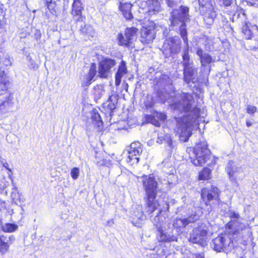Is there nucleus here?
Segmentation results:
<instances>
[{"instance_id":"obj_56","label":"nucleus","mask_w":258,"mask_h":258,"mask_svg":"<svg viewBox=\"0 0 258 258\" xmlns=\"http://www.w3.org/2000/svg\"><path fill=\"white\" fill-rule=\"evenodd\" d=\"M202 258H204V257H202Z\"/></svg>"},{"instance_id":"obj_26","label":"nucleus","mask_w":258,"mask_h":258,"mask_svg":"<svg viewBox=\"0 0 258 258\" xmlns=\"http://www.w3.org/2000/svg\"><path fill=\"white\" fill-rule=\"evenodd\" d=\"M118 99L119 96L116 94H113L109 96L107 100V109L110 113H112L116 108Z\"/></svg>"},{"instance_id":"obj_10","label":"nucleus","mask_w":258,"mask_h":258,"mask_svg":"<svg viewBox=\"0 0 258 258\" xmlns=\"http://www.w3.org/2000/svg\"><path fill=\"white\" fill-rule=\"evenodd\" d=\"M208 234V230L202 225L194 228L189 236V241L192 243L199 244L202 246L206 245V238Z\"/></svg>"},{"instance_id":"obj_38","label":"nucleus","mask_w":258,"mask_h":258,"mask_svg":"<svg viewBox=\"0 0 258 258\" xmlns=\"http://www.w3.org/2000/svg\"><path fill=\"white\" fill-rule=\"evenodd\" d=\"M190 63H193L192 61L190 60V56L188 52V48L184 51L182 54V66L188 64Z\"/></svg>"},{"instance_id":"obj_29","label":"nucleus","mask_w":258,"mask_h":258,"mask_svg":"<svg viewBox=\"0 0 258 258\" xmlns=\"http://www.w3.org/2000/svg\"><path fill=\"white\" fill-rule=\"evenodd\" d=\"M128 152L140 156L142 152V145L139 142H133L131 145Z\"/></svg>"},{"instance_id":"obj_39","label":"nucleus","mask_w":258,"mask_h":258,"mask_svg":"<svg viewBox=\"0 0 258 258\" xmlns=\"http://www.w3.org/2000/svg\"><path fill=\"white\" fill-rule=\"evenodd\" d=\"M158 231L159 232L160 242H166L170 241L169 238L167 237L166 234L164 233L163 230L161 228H159Z\"/></svg>"},{"instance_id":"obj_53","label":"nucleus","mask_w":258,"mask_h":258,"mask_svg":"<svg viewBox=\"0 0 258 258\" xmlns=\"http://www.w3.org/2000/svg\"><path fill=\"white\" fill-rule=\"evenodd\" d=\"M63 1H64V2H66L67 4H68L69 3V0H63Z\"/></svg>"},{"instance_id":"obj_27","label":"nucleus","mask_w":258,"mask_h":258,"mask_svg":"<svg viewBox=\"0 0 258 258\" xmlns=\"http://www.w3.org/2000/svg\"><path fill=\"white\" fill-rule=\"evenodd\" d=\"M190 221L187 218H176L173 222V226L174 228L177 230H180L181 229L185 228Z\"/></svg>"},{"instance_id":"obj_8","label":"nucleus","mask_w":258,"mask_h":258,"mask_svg":"<svg viewBox=\"0 0 258 258\" xmlns=\"http://www.w3.org/2000/svg\"><path fill=\"white\" fill-rule=\"evenodd\" d=\"M156 24L153 21H149L148 23L142 27L140 29V41L144 44H148L153 42L156 37Z\"/></svg>"},{"instance_id":"obj_18","label":"nucleus","mask_w":258,"mask_h":258,"mask_svg":"<svg viewBox=\"0 0 258 258\" xmlns=\"http://www.w3.org/2000/svg\"><path fill=\"white\" fill-rule=\"evenodd\" d=\"M183 80L186 84H189L195 79L197 74V69L194 67V63L183 66Z\"/></svg>"},{"instance_id":"obj_44","label":"nucleus","mask_w":258,"mask_h":258,"mask_svg":"<svg viewBox=\"0 0 258 258\" xmlns=\"http://www.w3.org/2000/svg\"><path fill=\"white\" fill-rule=\"evenodd\" d=\"M41 31L40 30H36V31H35V33L34 34V38L36 39V40H38V39H40L41 37Z\"/></svg>"},{"instance_id":"obj_49","label":"nucleus","mask_w":258,"mask_h":258,"mask_svg":"<svg viewBox=\"0 0 258 258\" xmlns=\"http://www.w3.org/2000/svg\"><path fill=\"white\" fill-rule=\"evenodd\" d=\"M167 144L168 146L171 149H172L173 148V141L171 139H169L167 141Z\"/></svg>"},{"instance_id":"obj_55","label":"nucleus","mask_w":258,"mask_h":258,"mask_svg":"<svg viewBox=\"0 0 258 258\" xmlns=\"http://www.w3.org/2000/svg\"><path fill=\"white\" fill-rule=\"evenodd\" d=\"M125 87H127V88H126V90H127V88H128V84H126Z\"/></svg>"},{"instance_id":"obj_51","label":"nucleus","mask_w":258,"mask_h":258,"mask_svg":"<svg viewBox=\"0 0 258 258\" xmlns=\"http://www.w3.org/2000/svg\"><path fill=\"white\" fill-rule=\"evenodd\" d=\"M162 212V210H159L158 213L156 217L159 216L161 214Z\"/></svg>"},{"instance_id":"obj_43","label":"nucleus","mask_w":258,"mask_h":258,"mask_svg":"<svg viewBox=\"0 0 258 258\" xmlns=\"http://www.w3.org/2000/svg\"><path fill=\"white\" fill-rule=\"evenodd\" d=\"M154 105V102L153 101L152 99H151V100L150 101H147V102H145V106L146 108H151L153 107Z\"/></svg>"},{"instance_id":"obj_12","label":"nucleus","mask_w":258,"mask_h":258,"mask_svg":"<svg viewBox=\"0 0 258 258\" xmlns=\"http://www.w3.org/2000/svg\"><path fill=\"white\" fill-rule=\"evenodd\" d=\"M179 9L180 12L177 9H174L171 13L170 20L172 26L177 25L179 22H184L188 16L189 8L187 7L181 6Z\"/></svg>"},{"instance_id":"obj_33","label":"nucleus","mask_w":258,"mask_h":258,"mask_svg":"<svg viewBox=\"0 0 258 258\" xmlns=\"http://www.w3.org/2000/svg\"><path fill=\"white\" fill-rule=\"evenodd\" d=\"M103 88L100 85H95L92 89V95L95 99H99L102 96Z\"/></svg>"},{"instance_id":"obj_1","label":"nucleus","mask_w":258,"mask_h":258,"mask_svg":"<svg viewBox=\"0 0 258 258\" xmlns=\"http://www.w3.org/2000/svg\"><path fill=\"white\" fill-rule=\"evenodd\" d=\"M230 220L226 224L228 232L220 233L212 240V246L217 251H230L234 247L232 236L240 233L246 228L244 223L240 221V215L235 212H231L229 216Z\"/></svg>"},{"instance_id":"obj_22","label":"nucleus","mask_w":258,"mask_h":258,"mask_svg":"<svg viewBox=\"0 0 258 258\" xmlns=\"http://www.w3.org/2000/svg\"><path fill=\"white\" fill-rule=\"evenodd\" d=\"M225 170L230 181L232 182L236 183L239 179L238 174L239 173L237 168L233 166L232 163H228Z\"/></svg>"},{"instance_id":"obj_16","label":"nucleus","mask_w":258,"mask_h":258,"mask_svg":"<svg viewBox=\"0 0 258 258\" xmlns=\"http://www.w3.org/2000/svg\"><path fill=\"white\" fill-rule=\"evenodd\" d=\"M14 105V94L9 92L4 100L0 103V114L3 115L11 111Z\"/></svg>"},{"instance_id":"obj_52","label":"nucleus","mask_w":258,"mask_h":258,"mask_svg":"<svg viewBox=\"0 0 258 258\" xmlns=\"http://www.w3.org/2000/svg\"><path fill=\"white\" fill-rule=\"evenodd\" d=\"M2 221L1 219H0V229L2 230Z\"/></svg>"},{"instance_id":"obj_13","label":"nucleus","mask_w":258,"mask_h":258,"mask_svg":"<svg viewBox=\"0 0 258 258\" xmlns=\"http://www.w3.org/2000/svg\"><path fill=\"white\" fill-rule=\"evenodd\" d=\"M84 6L81 0H74L72 5L71 14L76 22H84L86 17L82 14Z\"/></svg>"},{"instance_id":"obj_19","label":"nucleus","mask_w":258,"mask_h":258,"mask_svg":"<svg viewBox=\"0 0 258 258\" xmlns=\"http://www.w3.org/2000/svg\"><path fill=\"white\" fill-rule=\"evenodd\" d=\"M132 7L133 4L129 2H119V3L118 9L126 20H131L133 18V15L131 12Z\"/></svg>"},{"instance_id":"obj_28","label":"nucleus","mask_w":258,"mask_h":258,"mask_svg":"<svg viewBox=\"0 0 258 258\" xmlns=\"http://www.w3.org/2000/svg\"><path fill=\"white\" fill-rule=\"evenodd\" d=\"M91 118L93 123L98 127H102L103 122L101 117L96 109H93L91 112Z\"/></svg>"},{"instance_id":"obj_21","label":"nucleus","mask_w":258,"mask_h":258,"mask_svg":"<svg viewBox=\"0 0 258 258\" xmlns=\"http://www.w3.org/2000/svg\"><path fill=\"white\" fill-rule=\"evenodd\" d=\"M127 73V70L125 62L122 60L118 66L117 71L115 75V85L116 86H118L120 84L121 78Z\"/></svg>"},{"instance_id":"obj_48","label":"nucleus","mask_w":258,"mask_h":258,"mask_svg":"<svg viewBox=\"0 0 258 258\" xmlns=\"http://www.w3.org/2000/svg\"><path fill=\"white\" fill-rule=\"evenodd\" d=\"M114 224V220L113 219H109L107 221L106 226L108 227L112 226Z\"/></svg>"},{"instance_id":"obj_2","label":"nucleus","mask_w":258,"mask_h":258,"mask_svg":"<svg viewBox=\"0 0 258 258\" xmlns=\"http://www.w3.org/2000/svg\"><path fill=\"white\" fill-rule=\"evenodd\" d=\"M181 101L183 103L182 109L185 112L191 111L192 112L191 120H187L188 115H184L177 120V127L180 134V137H186L185 142L187 141L188 138L192 135V131L190 128L192 126V122L200 117L201 109L197 106L194 107L192 110V104L195 100L192 95L189 93H182L181 94Z\"/></svg>"},{"instance_id":"obj_3","label":"nucleus","mask_w":258,"mask_h":258,"mask_svg":"<svg viewBox=\"0 0 258 258\" xmlns=\"http://www.w3.org/2000/svg\"><path fill=\"white\" fill-rule=\"evenodd\" d=\"M212 152L206 140L200 141L189 149L190 162L196 167H202L211 159Z\"/></svg>"},{"instance_id":"obj_30","label":"nucleus","mask_w":258,"mask_h":258,"mask_svg":"<svg viewBox=\"0 0 258 258\" xmlns=\"http://www.w3.org/2000/svg\"><path fill=\"white\" fill-rule=\"evenodd\" d=\"M139 156L135 154L128 152L127 156L126 157V162L130 165L133 166L137 164L139 162Z\"/></svg>"},{"instance_id":"obj_32","label":"nucleus","mask_w":258,"mask_h":258,"mask_svg":"<svg viewBox=\"0 0 258 258\" xmlns=\"http://www.w3.org/2000/svg\"><path fill=\"white\" fill-rule=\"evenodd\" d=\"M18 229V226L14 223H8L2 227V230L6 233H11L15 231Z\"/></svg>"},{"instance_id":"obj_11","label":"nucleus","mask_w":258,"mask_h":258,"mask_svg":"<svg viewBox=\"0 0 258 258\" xmlns=\"http://www.w3.org/2000/svg\"><path fill=\"white\" fill-rule=\"evenodd\" d=\"M116 64L115 60L107 57H103L98 63V77L106 78L111 72V69Z\"/></svg>"},{"instance_id":"obj_4","label":"nucleus","mask_w":258,"mask_h":258,"mask_svg":"<svg viewBox=\"0 0 258 258\" xmlns=\"http://www.w3.org/2000/svg\"><path fill=\"white\" fill-rule=\"evenodd\" d=\"M221 190L216 185L204 187L201 189L200 200L205 207L212 208L221 203Z\"/></svg>"},{"instance_id":"obj_36","label":"nucleus","mask_w":258,"mask_h":258,"mask_svg":"<svg viewBox=\"0 0 258 258\" xmlns=\"http://www.w3.org/2000/svg\"><path fill=\"white\" fill-rule=\"evenodd\" d=\"M6 12L4 10L3 5H0V29L6 23Z\"/></svg>"},{"instance_id":"obj_42","label":"nucleus","mask_w":258,"mask_h":258,"mask_svg":"<svg viewBox=\"0 0 258 258\" xmlns=\"http://www.w3.org/2000/svg\"><path fill=\"white\" fill-rule=\"evenodd\" d=\"M220 5L225 7L230 6L232 3V0H218Z\"/></svg>"},{"instance_id":"obj_17","label":"nucleus","mask_w":258,"mask_h":258,"mask_svg":"<svg viewBox=\"0 0 258 258\" xmlns=\"http://www.w3.org/2000/svg\"><path fill=\"white\" fill-rule=\"evenodd\" d=\"M216 164V160H213L209 163L207 166H204L198 172L197 176V180L198 181H208L212 178V169L210 167L211 166H214Z\"/></svg>"},{"instance_id":"obj_20","label":"nucleus","mask_w":258,"mask_h":258,"mask_svg":"<svg viewBox=\"0 0 258 258\" xmlns=\"http://www.w3.org/2000/svg\"><path fill=\"white\" fill-rule=\"evenodd\" d=\"M10 82L4 71H0V95L6 94L9 90Z\"/></svg>"},{"instance_id":"obj_35","label":"nucleus","mask_w":258,"mask_h":258,"mask_svg":"<svg viewBox=\"0 0 258 258\" xmlns=\"http://www.w3.org/2000/svg\"><path fill=\"white\" fill-rule=\"evenodd\" d=\"M145 118L148 122L152 123L155 126L159 127L161 125L160 121L152 114H146Z\"/></svg>"},{"instance_id":"obj_25","label":"nucleus","mask_w":258,"mask_h":258,"mask_svg":"<svg viewBox=\"0 0 258 258\" xmlns=\"http://www.w3.org/2000/svg\"><path fill=\"white\" fill-rule=\"evenodd\" d=\"M196 54L199 56L200 62L202 66H206L213 61L212 56L208 53H204L203 49L201 48L197 49Z\"/></svg>"},{"instance_id":"obj_47","label":"nucleus","mask_w":258,"mask_h":258,"mask_svg":"<svg viewBox=\"0 0 258 258\" xmlns=\"http://www.w3.org/2000/svg\"><path fill=\"white\" fill-rule=\"evenodd\" d=\"M52 4V0H45V4L48 9L51 11L50 6Z\"/></svg>"},{"instance_id":"obj_6","label":"nucleus","mask_w":258,"mask_h":258,"mask_svg":"<svg viewBox=\"0 0 258 258\" xmlns=\"http://www.w3.org/2000/svg\"><path fill=\"white\" fill-rule=\"evenodd\" d=\"M138 31L139 29L135 27H126L123 33L120 32L117 34V44L120 46L133 48L135 47Z\"/></svg>"},{"instance_id":"obj_5","label":"nucleus","mask_w":258,"mask_h":258,"mask_svg":"<svg viewBox=\"0 0 258 258\" xmlns=\"http://www.w3.org/2000/svg\"><path fill=\"white\" fill-rule=\"evenodd\" d=\"M199 11L207 25H211L217 16L215 5L213 0H197Z\"/></svg>"},{"instance_id":"obj_24","label":"nucleus","mask_w":258,"mask_h":258,"mask_svg":"<svg viewBox=\"0 0 258 258\" xmlns=\"http://www.w3.org/2000/svg\"><path fill=\"white\" fill-rule=\"evenodd\" d=\"M96 64L94 62L91 63L88 75L86 78V81L82 84V87L85 88L88 87L92 83V81L96 76Z\"/></svg>"},{"instance_id":"obj_41","label":"nucleus","mask_w":258,"mask_h":258,"mask_svg":"<svg viewBox=\"0 0 258 258\" xmlns=\"http://www.w3.org/2000/svg\"><path fill=\"white\" fill-rule=\"evenodd\" d=\"M257 108L256 106L248 105L246 108V113L249 114H253L257 111Z\"/></svg>"},{"instance_id":"obj_46","label":"nucleus","mask_w":258,"mask_h":258,"mask_svg":"<svg viewBox=\"0 0 258 258\" xmlns=\"http://www.w3.org/2000/svg\"><path fill=\"white\" fill-rule=\"evenodd\" d=\"M245 1L250 6L258 5V0H245Z\"/></svg>"},{"instance_id":"obj_7","label":"nucleus","mask_w":258,"mask_h":258,"mask_svg":"<svg viewBox=\"0 0 258 258\" xmlns=\"http://www.w3.org/2000/svg\"><path fill=\"white\" fill-rule=\"evenodd\" d=\"M181 50V41L177 36L166 39L162 46V52L164 55L178 54Z\"/></svg>"},{"instance_id":"obj_40","label":"nucleus","mask_w":258,"mask_h":258,"mask_svg":"<svg viewBox=\"0 0 258 258\" xmlns=\"http://www.w3.org/2000/svg\"><path fill=\"white\" fill-rule=\"evenodd\" d=\"M79 169L78 167H74L72 169L71 171V175L73 179H76L78 178L79 175Z\"/></svg>"},{"instance_id":"obj_31","label":"nucleus","mask_w":258,"mask_h":258,"mask_svg":"<svg viewBox=\"0 0 258 258\" xmlns=\"http://www.w3.org/2000/svg\"><path fill=\"white\" fill-rule=\"evenodd\" d=\"M80 32L84 36H93V34L94 33V30L91 25L85 24L81 27Z\"/></svg>"},{"instance_id":"obj_54","label":"nucleus","mask_w":258,"mask_h":258,"mask_svg":"<svg viewBox=\"0 0 258 258\" xmlns=\"http://www.w3.org/2000/svg\"><path fill=\"white\" fill-rule=\"evenodd\" d=\"M125 87H127V88H126V90H127V88H128V84H126Z\"/></svg>"},{"instance_id":"obj_15","label":"nucleus","mask_w":258,"mask_h":258,"mask_svg":"<svg viewBox=\"0 0 258 258\" xmlns=\"http://www.w3.org/2000/svg\"><path fill=\"white\" fill-rule=\"evenodd\" d=\"M157 195H145L144 198L145 202V211L148 215L152 214L159 206L157 200Z\"/></svg>"},{"instance_id":"obj_50","label":"nucleus","mask_w":258,"mask_h":258,"mask_svg":"<svg viewBox=\"0 0 258 258\" xmlns=\"http://www.w3.org/2000/svg\"><path fill=\"white\" fill-rule=\"evenodd\" d=\"M246 125L247 127H249L252 125V122H251L250 121V120L247 119L246 120Z\"/></svg>"},{"instance_id":"obj_23","label":"nucleus","mask_w":258,"mask_h":258,"mask_svg":"<svg viewBox=\"0 0 258 258\" xmlns=\"http://www.w3.org/2000/svg\"><path fill=\"white\" fill-rule=\"evenodd\" d=\"M11 240L10 237L5 235H0V254L2 255L9 251Z\"/></svg>"},{"instance_id":"obj_45","label":"nucleus","mask_w":258,"mask_h":258,"mask_svg":"<svg viewBox=\"0 0 258 258\" xmlns=\"http://www.w3.org/2000/svg\"><path fill=\"white\" fill-rule=\"evenodd\" d=\"M107 164V161L105 159H103L101 160L98 161L96 162V164L98 166H106Z\"/></svg>"},{"instance_id":"obj_14","label":"nucleus","mask_w":258,"mask_h":258,"mask_svg":"<svg viewBox=\"0 0 258 258\" xmlns=\"http://www.w3.org/2000/svg\"><path fill=\"white\" fill-rule=\"evenodd\" d=\"M257 31L258 27L255 24H252L248 20L242 23L241 33L245 39H251L254 37V33Z\"/></svg>"},{"instance_id":"obj_9","label":"nucleus","mask_w":258,"mask_h":258,"mask_svg":"<svg viewBox=\"0 0 258 258\" xmlns=\"http://www.w3.org/2000/svg\"><path fill=\"white\" fill-rule=\"evenodd\" d=\"M142 183L145 191V195H157L158 183L153 173L143 174L141 176Z\"/></svg>"},{"instance_id":"obj_34","label":"nucleus","mask_w":258,"mask_h":258,"mask_svg":"<svg viewBox=\"0 0 258 258\" xmlns=\"http://www.w3.org/2000/svg\"><path fill=\"white\" fill-rule=\"evenodd\" d=\"M182 24L180 27V35L184 42L188 45L187 34L186 29V25L184 22H181Z\"/></svg>"},{"instance_id":"obj_37","label":"nucleus","mask_w":258,"mask_h":258,"mask_svg":"<svg viewBox=\"0 0 258 258\" xmlns=\"http://www.w3.org/2000/svg\"><path fill=\"white\" fill-rule=\"evenodd\" d=\"M155 117L159 121H163L167 118V116L165 113L163 112H158L156 110L152 111V113Z\"/></svg>"}]
</instances>
